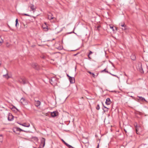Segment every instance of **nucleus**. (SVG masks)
Here are the masks:
<instances>
[{
  "instance_id": "bb28decb",
  "label": "nucleus",
  "mask_w": 148,
  "mask_h": 148,
  "mask_svg": "<svg viewBox=\"0 0 148 148\" xmlns=\"http://www.w3.org/2000/svg\"><path fill=\"white\" fill-rule=\"evenodd\" d=\"M96 109L97 110H99L100 109L99 105V104H98L97 107H96Z\"/></svg>"
},
{
  "instance_id": "603ef678",
  "label": "nucleus",
  "mask_w": 148,
  "mask_h": 148,
  "mask_svg": "<svg viewBox=\"0 0 148 148\" xmlns=\"http://www.w3.org/2000/svg\"><path fill=\"white\" fill-rule=\"evenodd\" d=\"M34 127L35 128V127L34 126Z\"/></svg>"
},
{
  "instance_id": "f03ea898",
  "label": "nucleus",
  "mask_w": 148,
  "mask_h": 148,
  "mask_svg": "<svg viewBox=\"0 0 148 148\" xmlns=\"http://www.w3.org/2000/svg\"><path fill=\"white\" fill-rule=\"evenodd\" d=\"M18 81L20 83L23 84H25L28 83V81L25 78H21V79L19 80Z\"/></svg>"
},
{
  "instance_id": "0eeeda50",
  "label": "nucleus",
  "mask_w": 148,
  "mask_h": 148,
  "mask_svg": "<svg viewBox=\"0 0 148 148\" xmlns=\"http://www.w3.org/2000/svg\"><path fill=\"white\" fill-rule=\"evenodd\" d=\"M34 104L36 107H38L41 104V102L40 101L38 100L35 101L34 102Z\"/></svg>"
},
{
  "instance_id": "ea45409f",
  "label": "nucleus",
  "mask_w": 148,
  "mask_h": 148,
  "mask_svg": "<svg viewBox=\"0 0 148 148\" xmlns=\"http://www.w3.org/2000/svg\"><path fill=\"white\" fill-rule=\"evenodd\" d=\"M124 75H125V76H127V77H128V76H127V75L126 74V73H124Z\"/></svg>"
},
{
  "instance_id": "3c124183",
  "label": "nucleus",
  "mask_w": 148,
  "mask_h": 148,
  "mask_svg": "<svg viewBox=\"0 0 148 148\" xmlns=\"http://www.w3.org/2000/svg\"><path fill=\"white\" fill-rule=\"evenodd\" d=\"M115 28H116V29H117L116 27H115Z\"/></svg>"
},
{
  "instance_id": "49530a36",
  "label": "nucleus",
  "mask_w": 148,
  "mask_h": 148,
  "mask_svg": "<svg viewBox=\"0 0 148 148\" xmlns=\"http://www.w3.org/2000/svg\"><path fill=\"white\" fill-rule=\"evenodd\" d=\"M38 148H42L41 147H39Z\"/></svg>"
},
{
  "instance_id": "a19ab883",
  "label": "nucleus",
  "mask_w": 148,
  "mask_h": 148,
  "mask_svg": "<svg viewBox=\"0 0 148 148\" xmlns=\"http://www.w3.org/2000/svg\"><path fill=\"white\" fill-rule=\"evenodd\" d=\"M78 53H77V54H74V56H76V55H77L78 54Z\"/></svg>"
},
{
  "instance_id": "de8ad7c7",
  "label": "nucleus",
  "mask_w": 148,
  "mask_h": 148,
  "mask_svg": "<svg viewBox=\"0 0 148 148\" xmlns=\"http://www.w3.org/2000/svg\"><path fill=\"white\" fill-rule=\"evenodd\" d=\"M99 146V145L98 144V146H97V147H98Z\"/></svg>"
},
{
  "instance_id": "e433bc0d",
  "label": "nucleus",
  "mask_w": 148,
  "mask_h": 148,
  "mask_svg": "<svg viewBox=\"0 0 148 148\" xmlns=\"http://www.w3.org/2000/svg\"><path fill=\"white\" fill-rule=\"evenodd\" d=\"M100 26L99 25V26H98L97 27V29H99V27H100Z\"/></svg>"
},
{
  "instance_id": "6e6552de",
  "label": "nucleus",
  "mask_w": 148,
  "mask_h": 148,
  "mask_svg": "<svg viewBox=\"0 0 148 148\" xmlns=\"http://www.w3.org/2000/svg\"><path fill=\"white\" fill-rule=\"evenodd\" d=\"M29 7L32 10V11L33 12H34L35 11L36 8L35 7V6L33 4H31L29 6Z\"/></svg>"
},
{
  "instance_id": "4be33fe9",
  "label": "nucleus",
  "mask_w": 148,
  "mask_h": 148,
  "mask_svg": "<svg viewBox=\"0 0 148 148\" xmlns=\"http://www.w3.org/2000/svg\"><path fill=\"white\" fill-rule=\"evenodd\" d=\"M17 129L19 130V132H25L26 133H27L28 132V131L23 130L22 129H21L19 127H18V128H17Z\"/></svg>"
},
{
  "instance_id": "2eb2a0df",
  "label": "nucleus",
  "mask_w": 148,
  "mask_h": 148,
  "mask_svg": "<svg viewBox=\"0 0 148 148\" xmlns=\"http://www.w3.org/2000/svg\"><path fill=\"white\" fill-rule=\"evenodd\" d=\"M135 127L136 133L137 134H139L140 133L138 132V130L139 128H140V127L139 126H137V125H136V126H135Z\"/></svg>"
},
{
  "instance_id": "6ab92c4d",
  "label": "nucleus",
  "mask_w": 148,
  "mask_h": 148,
  "mask_svg": "<svg viewBox=\"0 0 148 148\" xmlns=\"http://www.w3.org/2000/svg\"><path fill=\"white\" fill-rule=\"evenodd\" d=\"M131 59L133 60H135L136 59V57L134 54H132L131 56Z\"/></svg>"
},
{
  "instance_id": "2f4dec72",
  "label": "nucleus",
  "mask_w": 148,
  "mask_h": 148,
  "mask_svg": "<svg viewBox=\"0 0 148 148\" xmlns=\"http://www.w3.org/2000/svg\"><path fill=\"white\" fill-rule=\"evenodd\" d=\"M6 46L7 47H9V43H8V42H7L6 43Z\"/></svg>"
},
{
  "instance_id": "72a5a7b5",
  "label": "nucleus",
  "mask_w": 148,
  "mask_h": 148,
  "mask_svg": "<svg viewBox=\"0 0 148 148\" xmlns=\"http://www.w3.org/2000/svg\"><path fill=\"white\" fill-rule=\"evenodd\" d=\"M109 73L110 74H111V75H112L113 76H114L115 77H117V76L116 75H114V74H111L110 73Z\"/></svg>"
},
{
  "instance_id": "a878e982",
  "label": "nucleus",
  "mask_w": 148,
  "mask_h": 148,
  "mask_svg": "<svg viewBox=\"0 0 148 148\" xmlns=\"http://www.w3.org/2000/svg\"><path fill=\"white\" fill-rule=\"evenodd\" d=\"M106 72L107 73H109L108 72V71L106 70V69H105L103 70L101 72Z\"/></svg>"
},
{
  "instance_id": "37998d69",
  "label": "nucleus",
  "mask_w": 148,
  "mask_h": 148,
  "mask_svg": "<svg viewBox=\"0 0 148 148\" xmlns=\"http://www.w3.org/2000/svg\"><path fill=\"white\" fill-rule=\"evenodd\" d=\"M0 137H3V136L2 135H0Z\"/></svg>"
},
{
  "instance_id": "f8f14e48",
  "label": "nucleus",
  "mask_w": 148,
  "mask_h": 148,
  "mask_svg": "<svg viewBox=\"0 0 148 148\" xmlns=\"http://www.w3.org/2000/svg\"><path fill=\"white\" fill-rule=\"evenodd\" d=\"M21 125L25 127H29L30 125L29 123H24L22 124Z\"/></svg>"
},
{
  "instance_id": "a211bd4d",
  "label": "nucleus",
  "mask_w": 148,
  "mask_h": 148,
  "mask_svg": "<svg viewBox=\"0 0 148 148\" xmlns=\"http://www.w3.org/2000/svg\"><path fill=\"white\" fill-rule=\"evenodd\" d=\"M3 77L7 79L10 78V77L8 75V74L7 73L6 74L3 75Z\"/></svg>"
},
{
  "instance_id": "423d86ee",
  "label": "nucleus",
  "mask_w": 148,
  "mask_h": 148,
  "mask_svg": "<svg viewBox=\"0 0 148 148\" xmlns=\"http://www.w3.org/2000/svg\"><path fill=\"white\" fill-rule=\"evenodd\" d=\"M20 101L21 103L23 105H26L27 103L26 100H25V98H22Z\"/></svg>"
},
{
  "instance_id": "dca6fc26",
  "label": "nucleus",
  "mask_w": 148,
  "mask_h": 148,
  "mask_svg": "<svg viewBox=\"0 0 148 148\" xmlns=\"http://www.w3.org/2000/svg\"><path fill=\"white\" fill-rule=\"evenodd\" d=\"M57 112L55 111L51 112V115L52 117H54L57 116L56 112Z\"/></svg>"
},
{
  "instance_id": "b1692460",
  "label": "nucleus",
  "mask_w": 148,
  "mask_h": 148,
  "mask_svg": "<svg viewBox=\"0 0 148 148\" xmlns=\"http://www.w3.org/2000/svg\"><path fill=\"white\" fill-rule=\"evenodd\" d=\"M124 130L125 132L126 135H127V134H129V132L130 131L129 130H127L126 129H124Z\"/></svg>"
},
{
  "instance_id": "473e14b6",
  "label": "nucleus",
  "mask_w": 148,
  "mask_h": 148,
  "mask_svg": "<svg viewBox=\"0 0 148 148\" xmlns=\"http://www.w3.org/2000/svg\"><path fill=\"white\" fill-rule=\"evenodd\" d=\"M92 52L91 51H89V54L88 55H90L91 54H92Z\"/></svg>"
},
{
  "instance_id": "f704fd0d",
  "label": "nucleus",
  "mask_w": 148,
  "mask_h": 148,
  "mask_svg": "<svg viewBox=\"0 0 148 148\" xmlns=\"http://www.w3.org/2000/svg\"><path fill=\"white\" fill-rule=\"evenodd\" d=\"M12 109H16V110H18V109L15 107V106H14L12 108Z\"/></svg>"
},
{
  "instance_id": "9d476101",
  "label": "nucleus",
  "mask_w": 148,
  "mask_h": 148,
  "mask_svg": "<svg viewBox=\"0 0 148 148\" xmlns=\"http://www.w3.org/2000/svg\"><path fill=\"white\" fill-rule=\"evenodd\" d=\"M48 18L50 20H51L53 18V15L50 12L49 13L48 15Z\"/></svg>"
},
{
  "instance_id": "5701e85b",
  "label": "nucleus",
  "mask_w": 148,
  "mask_h": 148,
  "mask_svg": "<svg viewBox=\"0 0 148 148\" xmlns=\"http://www.w3.org/2000/svg\"><path fill=\"white\" fill-rule=\"evenodd\" d=\"M17 128H18V127H16L15 129L13 130V131L14 132H16V131H19V130Z\"/></svg>"
},
{
  "instance_id": "393cba45",
  "label": "nucleus",
  "mask_w": 148,
  "mask_h": 148,
  "mask_svg": "<svg viewBox=\"0 0 148 148\" xmlns=\"http://www.w3.org/2000/svg\"><path fill=\"white\" fill-rule=\"evenodd\" d=\"M88 73L92 75L93 77H95V75L94 73H92L91 72L89 71H88Z\"/></svg>"
},
{
  "instance_id": "4c0bfd02",
  "label": "nucleus",
  "mask_w": 148,
  "mask_h": 148,
  "mask_svg": "<svg viewBox=\"0 0 148 148\" xmlns=\"http://www.w3.org/2000/svg\"><path fill=\"white\" fill-rule=\"evenodd\" d=\"M67 76L69 77V78H71V77L68 74H67Z\"/></svg>"
},
{
  "instance_id": "1a4fd4ad",
  "label": "nucleus",
  "mask_w": 148,
  "mask_h": 148,
  "mask_svg": "<svg viewBox=\"0 0 148 148\" xmlns=\"http://www.w3.org/2000/svg\"><path fill=\"white\" fill-rule=\"evenodd\" d=\"M62 141L63 142V143H64L69 148H74L71 145H70L68 144V143H66L62 139Z\"/></svg>"
},
{
  "instance_id": "8fccbe9b",
  "label": "nucleus",
  "mask_w": 148,
  "mask_h": 148,
  "mask_svg": "<svg viewBox=\"0 0 148 148\" xmlns=\"http://www.w3.org/2000/svg\"><path fill=\"white\" fill-rule=\"evenodd\" d=\"M34 148H36V147H34Z\"/></svg>"
},
{
  "instance_id": "09e8293b",
  "label": "nucleus",
  "mask_w": 148,
  "mask_h": 148,
  "mask_svg": "<svg viewBox=\"0 0 148 148\" xmlns=\"http://www.w3.org/2000/svg\"><path fill=\"white\" fill-rule=\"evenodd\" d=\"M71 33H72V32H71L69 33V34H71Z\"/></svg>"
},
{
  "instance_id": "c03bdc74",
  "label": "nucleus",
  "mask_w": 148,
  "mask_h": 148,
  "mask_svg": "<svg viewBox=\"0 0 148 148\" xmlns=\"http://www.w3.org/2000/svg\"><path fill=\"white\" fill-rule=\"evenodd\" d=\"M18 123L19 125H21L22 124H21V123Z\"/></svg>"
},
{
  "instance_id": "a18cd8bd",
  "label": "nucleus",
  "mask_w": 148,
  "mask_h": 148,
  "mask_svg": "<svg viewBox=\"0 0 148 148\" xmlns=\"http://www.w3.org/2000/svg\"><path fill=\"white\" fill-rule=\"evenodd\" d=\"M3 40H2V42H0V43H1L2 42H3Z\"/></svg>"
},
{
  "instance_id": "f257e3e1",
  "label": "nucleus",
  "mask_w": 148,
  "mask_h": 148,
  "mask_svg": "<svg viewBox=\"0 0 148 148\" xmlns=\"http://www.w3.org/2000/svg\"><path fill=\"white\" fill-rule=\"evenodd\" d=\"M50 83L53 85H55L57 84V80L55 77H52L50 80Z\"/></svg>"
},
{
  "instance_id": "c756f323",
  "label": "nucleus",
  "mask_w": 148,
  "mask_h": 148,
  "mask_svg": "<svg viewBox=\"0 0 148 148\" xmlns=\"http://www.w3.org/2000/svg\"><path fill=\"white\" fill-rule=\"evenodd\" d=\"M122 29L123 30H125L126 29V26H125L124 27H123Z\"/></svg>"
},
{
  "instance_id": "4468645a",
  "label": "nucleus",
  "mask_w": 148,
  "mask_h": 148,
  "mask_svg": "<svg viewBox=\"0 0 148 148\" xmlns=\"http://www.w3.org/2000/svg\"><path fill=\"white\" fill-rule=\"evenodd\" d=\"M138 100H140V101H144L146 102H147V101L144 98H143L141 96H138Z\"/></svg>"
},
{
  "instance_id": "c9c22d12",
  "label": "nucleus",
  "mask_w": 148,
  "mask_h": 148,
  "mask_svg": "<svg viewBox=\"0 0 148 148\" xmlns=\"http://www.w3.org/2000/svg\"><path fill=\"white\" fill-rule=\"evenodd\" d=\"M110 29H112L113 31H114L113 26H110Z\"/></svg>"
},
{
  "instance_id": "9b49d317",
  "label": "nucleus",
  "mask_w": 148,
  "mask_h": 148,
  "mask_svg": "<svg viewBox=\"0 0 148 148\" xmlns=\"http://www.w3.org/2000/svg\"><path fill=\"white\" fill-rule=\"evenodd\" d=\"M111 102L109 98H108L106 99L105 103L107 105H110L111 103Z\"/></svg>"
},
{
  "instance_id": "7ed1b4c3",
  "label": "nucleus",
  "mask_w": 148,
  "mask_h": 148,
  "mask_svg": "<svg viewBox=\"0 0 148 148\" xmlns=\"http://www.w3.org/2000/svg\"><path fill=\"white\" fill-rule=\"evenodd\" d=\"M45 138H42L41 139V143L39 147H41L43 148L45 145Z\"/></svg>"
},
{
  "instance_id": "7c9ffc66",
  "label": "nucleus",
  "mask_w": 148,
  "mask_h": 148,
  "mask_svg": "<svg viewBox=\"0 0 148 148\" xmlns=\"http://www.w3.org/2000/svg\"><path fill=\"white\" fill-rule=\"evenodd\" d=\"M23 15L25 16H30L29 15L27 14H23Z\"/></svg>"
},
{
  "instance_id": "39448f33",
  "label": "nucleus",
  "mask_w": 148,
  "mask_h": 148,
  "mask_svg": "<svg viewBox=\"0 0 148 148\" xmlns=\"http://www.w3.org/2000/svg\"><path fill=\"white\" fill-rule=\"evenodd\" d=\"M8 116V119L9 121H11L13 120V116L11 114L9 113Z\"/></svg>"
},
{
  "instance_id": "20e7f679",
  "label": "nucleus",
  "mask_w": 148,
  "mask_h": 148,
  "mask_svg": "<svg viewBox=\"0 0 148 148\" xmlns=\"http://www.w3.org/2000/svg\"><path fill=\"white\" fill-rule=\"evenodd\" d=\"M32 66L34 69L38 70L40 68V66L36 63H33Z\"/></svg>"
},
{
  "instance_id": "c85d7f7f",
  "label": "nucleus",
  "mask_w": 148,
  "mask_h": 148,
  "mask_svg": "<svg viewBox=\"0 0 148 148\" xmlns=\"http://www.w3.org/2000/svg\"><path fill=\"white\" fill-rule=\"evenodd\" d=\"M3 140V137H0V142H2Z\"/></svg>"
},
{
  "instance_id": "f3484780",
  "label": "nucleus",
  "mask_w": 148,
  "mask_h": 148,
  "mask_svg": "<svg viewBox=\"0 0 148 148\" xmlns=\"http://www.w3.org/2000/svg\"><path fill=\"white\" fill-rule=\"evenodd\" d=\"M69 79L70 83H73L75 82V79L74 78L71 77V78H69Z\"/></svg>"
},
{
  "instance_id": "412c9836",
  "label": "nucleus",
  "mask_w": 148,
  "mask_h": 148,
  "mask_svg": "<svg viewBox=\"0 0 148 148\" xmlns=\"http://www.w3.org/2000/svg\"><path fill=\"white\" fill-rule=\"evenodd\" d=\"M15 22H16L15 26L16 27H17L19 25V24H18V19L17 18L16 19V21H15Z\"/></svg>"
},
{
  "instance_id": "58836bf2",
  "label": "nucleus",
  "mask_w": 148,
  "mask_h": 148,
  "mask_svg": "<svg viewBox=\"0 0 148 148\" xmlns=\"http://www.w3.org/2000/svg\"><path fill=\"white\" fill-rule=\"evenodd\" d=\"M88 58H89L90 59H91V57H90V55H88Z\"/></svg>"
},
{
  "instance_id": "ddd939ff",
  "label": "nucleus",
  "mask_w": 148,
  "mask_h": 148,
  "mask_svg": "<svg viewBox=\"0 0 148 148\" xmlns=\"http://www.w3.org/2000/svg\"><path fill=\"white\" fill-rule=\"evenodd\" d=\"M102 105L103 106V107L102 108L103 110L104 111V112H107L108 111V108L106 107H105L104 106V105H103V103L102 102Z\"/></svg>"
},
{
  "instance_id": "79ce46f5",
  "label": "nucleus",
  "mask_w": 148,
  "mask_h": 148,
  "mask_svg": "<svg viewBox=\"0 0 148 148\" xmlns=\"http://www.w3.org/2000/svg\"><path fill=\"white\" fill-rule=\"evenodd\" d=\"M35 46V45H33L31 46L32 47H34Z\"/></svg>"
},
{
  "instance_id": "cd10ccee",
  "label": "nucleus",
  "mask_w": 148,
  "mask_h": 148,
  "mask_svg": "<svg viewBox=\"0 0 148 148\" xmlns=\"http://www.w3.org/2000/svg\"><path fill=\"white\" fill-rule=\"evenodd\" d=\"M62 47L61 46H59V47H56V48L57 49H58L59 50H60L62 49Z\"/></svg>"
},
{
  "instance_id": "aec40b11",
  "label": "nucleus",
  "mask_w": 148,
  "mask_h": 148,
  "mask_svg": "<svg viewBox=\"0 0 148 148\" xmlns=\"http://www.w3.org/2000/svg\"><path fill=\"white\" fill-rule=\"evenodd\" d=\"M119 25L122 27H124L126 25H125L124 22H121L119 24Z\"/></svg>"
}]
</instances>
